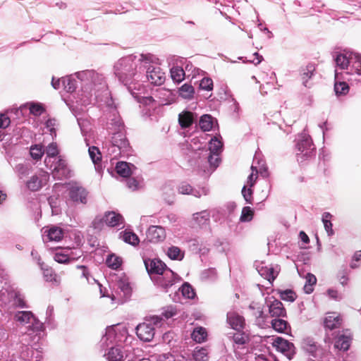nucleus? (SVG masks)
I'll use <instances>...</instances> for the list:
<instances>
[{
    "mask_svg": "<svg viewBox=\"0 0 361 361\" xmlns=\"http://www.w3.org/2000/svg\"><path fill=\"white\" fill-rule=\"evenodd\" d=\"M119 340L117 338L116 329L114 326L107 327L105 335L102 338V346L109 347L110 344L116 343Z\"/></svg>",
    "mask_w": 361,
    "mask_h": 361,
    "instance_id": "obj_30",
    "label": "nucleus"
},
{
    "mask_svg": "<svg viewBox=\"0 0 361 361\" xmlns=\"http://www.w3.org/2000/svg\"><path fill=\"white\" fill-rule=\"evenodd\" d=\"M227 322L232 329L237 331L242 329L245 325V319L243 317L235 312H228Z\"/></svg>",
    "mask_w": 361,
    "mask_h": 361,
    "instance_id": "obj_28",
    "label": "nucleus"
},
{
    "mask_svg": "<svg viewBox=\"0 0 361 361\" xmlns=\"http://www.w3.org/2000/svg\"><path fill=\"white\" fill-rule=\"evenodd\" d=\"M302 348L310 355L313 357L317 356V352L318 350L319 346L317 343L311 338H305L302 340Z\"/></svg>",
    "mask_w": 361,
    "mask_h": 361,
    "instance_id": "obj_34",
    "label": "nucleus"
},
{
    "mask_svg": "<svg viewBox=\"0 0 361 361\" xmlns=\"http://www.w3.org/2000/svg\"><path fill=\"white\" fill-rule=\"evenodd\" d=\"M193 359L195 361H207L208 352L206 348L196 347L192 353Z\"/></svg>",
    "mask_w": 361,
    "mask_h": 361,
    "instance_id": "obj_46",
    "label": "nucleus"
},
{
    "mask_svg": "<svg viewBox=\"0 0 361 361\" xmlns=\"http://www.w3.org/2000/svg\"><path fill=\"white\" fill-rule=\"evenodd\" d=\"M111 145L109 150L114 157H117L118 155L126 157L130 153L131 147L130 143L123 130L114 133L111 137Z\"/></svg>",
    "mask_w": 361,
    "mask_h": 361,
    "instance_id": "obj_7",
    "label": "nucleus"
},
{
    "mask_svg": "<svg viewBox=\"0 0 361 361\" xmlns=\"http://www.w3.org/2000/svg\"><path fill=\"white\" fill-rule=\"evenodd\" d=\"M342 324V318L337 312L327 313L324 319L325 328L330 330L339 328Z\"/></svg>",
    "mask_w": 361,
    "mask_h": 361,
    "instance_id": "obj_25",
    "label": "nucleus"
},
{
    "mask_svg": "<svg viewBox=\"0 0 361 361\" xmlns=\"http://www.w3.org/2000/svg\"><path fill=\"white\" fill-rule=\"evenodd\" d=\"M59 152L58 145L56 142H51L47 147L46 149H44V153L47 154L44 159L46 166H49V164L53 161L52 159L54 160L58 158Z\"/></svg>",
    "mask_w": 361,
    "mask_h": 361,
    "instance_id": "obj_32",
    "label": "nucleus"
},
{
    "mask_svg": "<svg viewBox=\"0 0 361 361\" xmlns=\"http://www.w3.org/2000/svg\"><path fill=\"white\" fill-rule=\"evenodd\" d=\"M348 73H356L361 75V54L353 52L352 61Z\"/></svg>",
    "mask_w": 361,
    "mask_h": 361,
    "instance_id": "obj_38",
    "label": "nucleus"
},
{
    "mask_svg": "<svg viewBox=\"0 0 361 361\" xmlns=\"http://www.w3.org/2000/svg\"><path fill=\"white\" fill-rule=\"evenodd\" d=\"M68 252L69 247H66L60 250H56L54 255V260L60 264L69 263V255L68 254Z\"/></svg>",
    "mask_w": 361,
    "mask_h": 361,
    "instance_id": "obj_42",
    "label": "nucleus"
},
{
    "mask_svg": "<svg viewBox=\"0 0 361 361\" xmlns=\"http://www.w3.org/2000/svg\"><path fill=\"white\" fill-rule=\"evenodd\" d=\"M296 150L297 160L300 163L315 155V147L309 135L303 133L298 136Z\"/></svg>",
    "mask_w": 361,
    "mask_h": 361,
    "instance_id": "obj_5",
    "label": "nucleus"
},
{
    "mask_svg": "<svg viewBox=\"0 0 361 361\" xmlns=\"http://www.w3.org/2000/svg\"><path fill=\"white\" fill-rule=\"evenodd\" d=\"M254 212L250 207H245L243 208L240 221L243 222L250 221L253 218Z\"/></svg>",
    "mask_w": 361,
    "mask_h": 361,
    "instance_id": "obj_58",
    "label": "nucleus"
},
{
    "mask_svg": "<svg viewBox=\"0 0 361 361\" xmlns=\"http://www.w3.org/2000/svg\"><path fill=\"white\" fill-rule=\"evenodd\" d=\"M167 255L173 260H181L184 257V252L178 247L171 246L167 250Z\"/></svg>",
    "mask_w": 361,
    "mask_h": 361,
    "instance_id": "obj_48",
    "label": "nucleus"
},
{
    "mask_svg": "<svg viewBox=\"0 0 361 361\" xmlns=\"http://www.w3.org/2000/svg\"><path fill=\"white\" fill-rule=\"evenodd\" d=\"M199 126L203 131H209L213 127V118L209 114L201 116Z\"/></svg>",
    "mask_w": 361,
    "mask_h": 361,
    "instance_id": "obj_43",
    "label": "nucleus"
},
{
    "mask_svg": "<svg viewBox=\"0 0 361 361\" xmlns=\"http://www.w3.org/2000/svg\"><path fill=\"white\" fill-rule=\"evenodd\" d=\"M152 281L158 287L168 292L170 288L180 281V278L170 269L167 268L162 274L153 277Z\"/></svg>",
    "mask_w": 361,
    "mask_h": 361,
    "instance_id": "obj_8",
    "label": "nucleus"
},
{
    "mask_svg": "<svg viewBox=\"0 0 361 361\" xmlns=\"http://www.w3.org/2000/svg\"><path fill=\"white\" fill-rule=\"evenodd\" d=\"M47 233V236L50 241H60L63 237V230L56 226H51L48 227L44 231Z\"/></svg>",
    "mask_w": 361,
    "mask_h": 361,
    "instance_id": "obj_33",
    "label": "nucleus"
},
{
    "mask_svg": "<svg viewBox=\"0 0 361 361\" xmlns=\"http://www.w3.org/2000/svg\"><path fill=\"white\" fill-rule=\"evenodd\" d=\"M87 195L86 189L78 185H72L69 189L70 198L75 202L86 204Z\"/></svg>",
    "mask_w": 361,
    "mask_h": 361,
    "instance_id": "obj_21",
    "label": "nucleus"
},
{
    "mask_svg": "<svg viewBox=\"0 0 361 361\" xmlns=\"http://www.w3.org/2000/svg\"><path fill=\"white\" fill-rule=\"evenodd\" d=\"M157 361H180V360L176 358L173 354L163 353L157 356Z\"/></svg>",
    "mask_w": 361,
    "mask_h": 361,
    "instance_id": "obj_64",
    "label": "nucleus"
},
{
    "mask_svg": "<svg viewBox=\"0 0 361 361\" xmlns=\"http://www.w3.org/2000/svg\"><path fill=\"white\" fill-rule=\"evenodd\" d=\"M147 240L153 243L162 242L166 234L165 228L161 226H150L146 233Z\"/></svg>",
    "mask_w": 361,
    "mask_h": 361,
    "instance_id": "obj_19",
    "label": "nucleus"
},
{
    "mask_svg": "<svg viewBox=\"0 0 361 361\" xmlns=\"http://www.w3.org/2000/svg\"><path fill=\"white\" fill-rule=\"evenodd\" d=\"M135 169L136 167L134 165L126 161L118 162L116 166L117 173L123 178H128L133 174Z\"/></svg>",
    "mask_w": 361,
    "mask_h": 361,
    "instance_id": "obj_29",
    "label": "nucleus"
},
{
    "mask_svg": "<svg viewBox=\"0 0 361 361\" xmlns=\"http://www.w3.org/2000/svg\"><path fill=\"white\" fill-rule=\"evenodd\" d=\"M265 303L269 308V312L272 317H285L286 310L281 301L274 297H268L265 299Z\"/></svg>",
    "mask_w": 361,
    "mask_h": 361,
    "instance_id": "obj_15",
    "label": "nucleus"
},
{
    "mask_svg": "<svg viewBox=\"0 0 361 361\" xmlns=\"http://www.w3.org/2000/svg\"><path fill=\"white\" fill-rule=\"evenodd\" d=\"M352 342V336L348 331L338 332L335 338L334 347L340 350L347 351Z\"/></svg>",
    "mask_w": 361,
    "mask_h": 361,
    "instance_id": "obj_20",
    "label": "nucleus"
},
{
    "mask_svg": "<svg viewBox=\"0 0 361 361\" xmlns=\"http://www.w3.org/2000/svg\"><path fill=\"white\" fill-rule=\"evenodd\" d=\"M280 298L283 300L293 302L296 298V295L291 290H286L280 292Z\"/></svg>",
    "mask_w": 361,
    "mask_h": 361,
    "instance_id": "obj_62",
    "label": "nucleus"
},
{
    "mask_svg": "<svg viewBox=\"0 0 361 361\" xmlns=\"http://www.w3.org/2000/svg\"><path fill=\"white\" fill-rule=\"evenodd\" d=\"M157 59L152 54L130 55L119 59L114 66L116 75L124 85H128L133 80L139 78L141 63H154Z\"/></svg>",
    "mask_w": 361,
    "mask_h": 361,
    "instance_id": "obj_1",
    "label": "nucleus"
},
{
    "mask_svg": "<svg viewBox=\"0 0 361 361\" xmlns=\"http://www.w3.org/2000/svg\"><path fill=\"white\" fill-rule=\"evenodd\" d=\"M75 75L81 82L82 91V104L86 105L97 101L98 92L106 90V85L103 75L94 70H85L75 73Z\"/></svg>",
    "mask_w": 361,
    "mask_h": 361,
    "instance_id": "obj_2",
    "label": "nucleus"
},
{
    "mask_svg": "<svg viewBox=\"0 0 361 361\" xmlns=\"http://www.w3.org/2000/svg\"><path fill=\"white\" fill-rule=\"evenodd\" d=\"M195 90L193 87L189 84L183 85L179 89V94L184 99H190L194 94Z\"/></svg>",
    "mask_w": 361,
    "mask_h": 361,
    "instance_id": "obj_51",
    "label": "nucleus"
},
{
    "mask_svg": "<svg viewBox=\"0 0 361 361\" xmlns=\"http://www.w3.org/2000/svg\"><path fill=\"white\" fill-rule=\"evenodd\" d=\"M162 324L163 319L158 316L146 318L144 322L136 327L137 337L145 342L151 341L155 335L156 329L161 327Z\"/></svg>",
    "mask_w": 361,
    "mask_h": 361,
    "instance_id": "obj_4",
    "label": "nucleus"
},
{
    "mask_svg": "<svg viewBox=\"0 0 361 361\" xmlns=\"http://www.w3.org/2000/svg\"><path fill=\"white\" fill-rule=\"evenodd\" d=\"M58 125L57 121L55 118H49L45 123L46 128L49 130L53 139L56 136V130Z\"/></svg>",
    "mask_w": 361,
    "mask_h": 361,
    "instance_id": "obj_59",
    "label": "nucleus"
},
{
    "mask_svg": "<svg viewBox=\"0 0 361 361\" xmlns=\"http://www.w3.org/2000/svg\"><path fill=\"white\" fill-rule=\"evenodd\" d=\"M185 71L179 66H174L171 69V76L173 81L180 82L184 79Z\"/></svg>",
    "mask_w": 361,
    "mask_h": 361,
    "instance_id": "obj_50",
    "label": "nucleus"
},
{
    "mask_svg": "<svg viewBox=\"0 0 361 361\" xmlns=\"http://www.w3.org/2000/svg\"><path fill=\"white\" fill-rule=\"evenodd\" d=\"M249 309L251 311L252 315L255 317L257 325H264L268 315L264 312L262 305L253 302L249 305Z\"/></svg>",
    "mask_w": 361,
    "mask_h": 361,
    "instance_id": "obj_24",
    "label": "nucleus"
},
{
    "mask_svg": "<svg viewBox=\"0 0 361 361\" xmlns=\"http://www.w3.org/2000/svg\"><path fill=\"white\" fill-rule=\"evenodd\" d=\"M49 178L48 173L40 171L30 178L27 182V187L32 191H37L47 183Z\"/></svg>",
    "mask_w": 361,
    "mask_h": 361,
    "instance_id": "obj_16",
    "label": "nucleus"
},
{
    "mask_svg": "<svg viewBox=\"0 0 361 361\" xmlns=\"http://www.w3.org/2000/svg\"><path fill=\"white\" fill-rule=\"evenodd\" d=\"M353 52V51L345 50L343 52L335 53L334 55V59L336 63L335 70H346L348 72L350 62L352 61Z\"/></svg>",
    "mask_w": 361,
    "mask_h": 361,
    "instance_id": "obj_14",
    "label": "nucleus"
},
{
    "mask_svg": "<svg viewBox=\"0 0 361 361\" xmlns=\"http://www.w3.org/2000/svg\"><path fill=\"white\" fill-rule=\"evenodd\" d=\"M105 356L109 361H123V352L118 345L111 346Z\"/></svg>",
    "mask_w": 361,
    "mask_h": 361,
    "instance_id": "obj_39",
    "label": "nucleus"
},
{
    "mask_svg": "<svg viewBox=\"0 0 361 361\" xmlns=\"http://www.w3.org/2000/svg\"><path fill=\"white\" fill-rule=\"evenodd\" d=\"M104 222L107 226L111 227H114L122 224L123 223V217L116 214L114 212H106L104 216L100 219H95L94 221V225L95 228H98V224L99 223Z\"/></svg>",
    "mask_w": 361,
    "mask_h": 361,
    "instance_id": "obj_18",
    "label": "nucleus"
},
{
    "mask_svg": "<svg viewBox=\"0 0 361 361\" xmlns=\"http://www.w3.org/2000/svg\"><path fill=\"white\" fill-rule=\"evenodd\" d=\"M76 78L78 79L75 73L61 78L62 85L67 92H73L75 90L78 86Z\"/></svg>",
    "mask_w": 361,
    "mask_h": 361,
    "instance_id": "obj_35",
    "label": "nucleus"
},
{
    "mask_svg": "<svg viewBox=\"0 0 361 361\" xmlns=\"http://www.w3.org/2000/svg\"><path fill=\"white\" fill-rule=\"evenodd\" d=\"M10 298L13 300V305L18 307H25L24 297L19 292L12 291L9 293Z\"/></svg>",
    "mask_w": 361,
    "mask_h": 361,
    "instance_id": "obj_52",
    "label": "nucleus"
},
{
    "mask_svg": "<svg viewBox=\"0 0 361 361\" xmlns=\"http://www.w3.org/2000/svg\"><path fill=\"white\" fill-rule=\"evenodd\" d=\"M26 106H28L30 114L34 116H40L44 111L43 106L39 104L31 103Z\"/></svg>",
    "mask_w": 361,
    "mask_h": 361,
    "instance_id": "obj_61",
    "label": "nucleus"
},
{
    "mask_svg": "<svg viewBox=\"0 0 361 361\" xmlns=\"http://www.w3.org/2000/svg\"><path fill=\"white\" fill-rule=\"evenodd\" d=\"M189 146L201 162L208 163L214 169L219 166V156L222 151L223 144L216 137L210 140L208 149L202 147V144L199 143V140L197 138L192 139Z\"/></svg>",
    "mask_w": 361,
    "mask_h": 361,
    "instance_id": "obj_3",
    "label": "nucleus"
},
{
    "mask_svg": "<svg viewBox=\"0 0 361 361\" xmlns=\"http://www.w3.org/2000/svg\"><path fill=\"white\" fill-rule=\"evenodd\" d=\"M14 319L23 325L30 324L27 327V331L25 332L31 335L33 333L37 335L44 330V324L37 319L30 311H19L16 313Z\"/></svg>",
    "mask_w": 361,
    "mask_h": 361,
    "instance_id": "obj_6",
    "label": "nucleus"
},
{
    "mask_svg": "<svg viewBox=\"0 0 361 361\" xmlns=\"http://www.w3.org/2000/svg\"><path fill=\"white\" fill-rule=\"evenodd\" d=\"M106 128L111 134L123 130V123L120 116L115 111L109 116L106 121Z\"/></svg>",
    "mask_w": 361,
    "mask_h": 361,
    "instance_id": "obj_22",
    "label": "nucleus"
},
{
    "mask_svg": "<svg viewBox=\"0 0 361 361\" xmlns=\"http://www.w3.org/2000/svg\"><path fill=\"white\" fill-rule=\"evenodd\" d=\"M207 336V331L203 327L195 328L191 334L192 339L197 343L204 341Z\"/></svg>",
    "mask_w": 361,
    "mask_h": 361,
    "instance_id": "obj_45",
    "label": "nucleus"
},
{
    "mask_svg": "<svg viewBox=\"0 0 361 361\" xmlns=\"http://www.w3.org/2000/svg\"><path fill=\"white\" fill-rule=\"evenodd\" d=\"M232 341L233 350L237 357H240L241 355L246 353L247 350L245 345L249 341V338L247 334L238 331V332L234 334L232 336Z\"/></svg>",
    "mask_w": 361,
    "mask_h": 361,
    "instance_id": "obj_13",
    "label": "nucleus"
},
{
    "mask_svg": "<svg viewBox=\"0 0 361 361\" xmlns=\"http://www.w3.org/2000/svg\"><path fill=\"white\" fill-rule=\"evenodd\" d=\"M47 167L51 170L54 176L59 178H66L70 173L66 161L61 156L51 161L49 166Z\"/></svg>",
    "mask_w": 361,
    "mask_h": 361,
    "instance_id": "obj_12",
    "label": "nucleus"
},
{
    "mask_svg": "<svg viewBox=\"0 0 361 361\" xmlns=\"http://www.w3.org/2000/svg\"><path fill=\"white\" fill-rule=\"evenodd\" d=\"M88 152L90 157L94 164H97L98 161L101 160L100 152L97 147H89Z\"/></svg>",
    "mask_w": 361,
    "mask_h": 361,
    "instance_id": "obj_63",
    "label": "nucleus"
},
{
    "mask_svg": "<svg viewBox=\"0 0 361 361\" xmlns=\"http://www.w3.org/2000/svg\"><path fill=\"white\" fill-rule=\"evenodd\" d=\"M274 329L279 332H283L288 327V322L281 319H274L271 321Z\"/></svg>",
    "mask_w": 361,
    "mask_h": 361,
    "instance_id": "obj_57",
    "label": "nucleus"
},
{
    "mask_svg": "<svg viewBox=\"0 0 361 361\" xmlns=\"http://www.w3.org/2000/svg\"><path fill=\"white\" fill-rule=\"evenodd\" d=\"M210 215L208 211L204 210L192 215V221L197 226H206L209 222Z\"/></svg>",
    "mask_w": 361,
    "mask_h": 361,
    "instance_id": "obj_37",
    "label": "nucleus"
},
{
    "mask_svg": "<svg viewBox=\"0 0 361 361\" xmlns=\"http://www.w3.org/2000/svg\"><path fill=\"white\" fill-rule=\"evenodd\" d=\"M106 263L109 267L113 269H117L121 267L122 259L121 257L112 254L108 257Z\"/></svg>",
    "mask_w": 361,
    "mask_h": 361,
    "instance_id": "obj_54",
    "label": "nucleus"
},
{
    "mask_svg": "<svg viewBox=\"0 0 361 361\" xmlns=\"http://www.w3.org/2000/svg\"><path fill=\"white\" fill-rule=\"evenodd\" d=\"M314 71V68L313 66H307L305 69L302 71V83L303 85L307 87V81L310 78H312L313 75V72Z\"/></svg>",
    "mask_w": 361,
    "mask_h": 361,
    "instance_id": "obj_60",
    "label": "nucleus"
},
{
    "mask_svg": "<svg viewBox=\"0 0 361 361\" xmlns=\"http://www.w3.org/2000/svg\"><path fill=\"white\" fill-rule=\"evenodd\" d=\"M181 291L182 295L184 298L188 299H192L195 296V293L192 287L188 283H184L182 286L179 288Z\"/></svg>",
    "mask_w": 361,
    "mask_h": 361,
    "instance_id": "obj_53",
    "label": "nucleus"
},
{
    "mask_svg": "<svg viewBox=\"0 0 361 361\" xmlns=\"http://www.w3.org/2000/svg\"><path fill=\"white\" fill-rule=\"evenodd\" d=\"M116 286L117 287V290L120 291L119 294L121 297L126 298L130 296L132 288L127 277H118L116 281Z\"/></svg>",
    "mask_w": 361,
    "mask_h": 361,
    "instance_id": "obj_26",
    "label": "nucleus"
},
{
    "mask_svg": "<svg viewBox=\"0 0 361 361\" xmlns=\"http://www.w3.org/2000/svg\"><path fill=\"white\" fill-rule=\"evenodd\" d=\"M30 155L33 159L39 160L44 154V149L41 145H35L30 147Z\"/></svg>",
    "mask_w": 361,
    "mask_h": 361,
    "instance_id": "obj_55",
    "label": "nucleus"
},
{
    "mask_svg": "<svg viewBox=\"0 0 361 361\" xmlns=\"http://www.w3.org/2000/svg\"><path fill=\"white\" fill-rule=\"evenodd\" d=\"M273 345L279 351L285 354L289 360H290L295 353L294 345L281 337L275 338Z\"/></svg>",
    "mask_w": 361,
    "mask_h": 361,
    "instance_id": "obj_17",
    "label": "nucleus"
},
{
    "mask_svg": "<svg viewBox=\"0 0 361 361\" xmlns=\"http://www.w3.org/2000/svg\"><path fill=\"white\" fill-rule=\"evenodd\" d=\"M193 114L189 111H183L178 116V122L181 128H185L191 126L193 123Z\"/></svg>",
    "mask_w": 361,
    "mask_h": 361,
    "instance_id": "obj_41",
    "label": "nucleus"
},
{
    "mask_svg": "<svg viewBox=\"0 0 361 361\" xmlns=\"http://www.w3.org/2000/svg\"><path fill=\"white\" fill-rule=\"evenodd\" d=\"M259 274L267 279L269 282L273 281L279 274V268L277 265L275 267H262L260 269H259Z\"/></svg>",
    "mask_w": 361,
    "mask_h": 361,
    "instance_id": "obj_31",
    "label": "nucleus"
},
{
    "mask_svg": "<svg viewBox=\"0 0 361 361\" xmlns=\"http://www.w3.org/2000/svg\"><path fill=\"white\" fill-rule=\"evenodd\" d=\"M252 172V173L248 176L247 183V185L251 188L252 187L255 181L257 178V173H260L262 175L266 176H267V168L262 165V166H259V170L258 171L256 166L252 165L251 167Z\"/></svg>",
    "mask_w": 361,
    "mask_h": 361,
    "instance_id": "obj_40",
    "label": "nucleus"
},
{
    "mask_svg": "<svg viewBox=\"0 0 361 361\" xmlns=\"http://www.w3.org/2000/svg\"><path fill=\"white\" fill-rule=\"evenodd\" d=\"M39 264L42 270L44 280L48 282H51L56 286H59L61 283L60 276H59L51 268L45 266L44 263L39 262Z\"/></svg>",
    "mask_w": 361,
    "mask_h": 361,
    "instance_id": "obj_27",
    "label": "nucleus"
},
{
    "mask_svg": "<svg viewBox=\"0 0 361 361\" xmlns=\"http://www.w3.org/2000/svg\"><path fill=\"white\" fill-rule=\"evenodd\" d=\"M32 338L33 336L27 332H23L22 335L20 336V343L25 345L20 353V356L25 361H38L39 360L38 353L36 352L37 355L35 357V352L32 348L27 346L30 345L32 341Z\"/></svg>",
    "mask_w": 361,
    "mask_h": 361,
    "instance_id": "obj_9",
    "label": "nucleus"
},
{
    "mask_svg": "<svg viewBox=\"0 0 361 361\" xmlns=\"http://www.w3.org/2000/svg\"><path fill=\"white\" fill-rule=\"evenodd\" d=\"M305 279L304 290L306 293L310 294L313 291V286L317 283V278L314 274L308 273L305 276Z\"/></svg>",
    "mask_w": 361,
    "mask_h": 361,
    "instance_id": "obj_49",
    "label": "nucleus"
},
{
    "mask_svg": "<svg viewBox=\"0 0 361 361\" xmlns=\"http://www.w3.org/2000/svg\"><path fill=\"white\" fill-rule=\"evenodd\" d=\"M178 190L180 194L192 195L198 198L202 195H207L209 193V189L205 187L199 189H193L191 185L187 183H182L178 186Z\"/></svg>",
    "mask_w": 361,
    "mask_h": 361,
    "instance_id": "obj_23",
    "label": "nucleus"
},
{
    "mask_svg": "<svg viewBox=\"0 0 361 361\" xmlns=\"http://www.w3.org/2000/svg\"><path fill=\"white\" fill-rule=\"evenodd\" d=\"M126 185L132 191L140 189L142 187V180L135 178H128L126 179Z\"/></svg>",
    "mask_w": 361,
    "mask_h": 361,
    "instance_id": "obj_56",
    "label": "nucleus"
},
{
    "mask_svg": "<svg viewBox=\"0 0 361 361\" xmlns=\"http://www.w3.org/2000/svg\"><path fill=\"white\" fill-rule=\"evenodd\" d=\"M332 215L329 212H324L322 214V222L324 224V228L329 236H331L334 234V231L332 229V223L331 222V218Z\"/></svg>",
    "mask_w": 361,
    "mask_h": 361,
    "instance_id": "obj_47",
    "label": "nucleus"
},
{
    "mask_svg": "<svg viewBox=\"0 0 361 361\" xmlns=\"http://www.w3.org/2000/svg\"><path fill=\"white\" fill-rule=\"evenodd\" d=\"M143 262L152 280L153 277L162 274L168 268L162 261L157 258H143Z\"/></svg>",
    "mask_w": 361,
    "mask_h": 361,
    "instance_id": "obj_11",
    "label": "nucleus"
},
{
    "mask_svg": "<svg viewBox=\"0 0 361 361\" xmlns=\"http://www.w3.org/2000/svg\"><path fill=\"white\" fill-rule=\"evenodd\" d=\"M149 63H143V66L147 69L146 71V77L151 83L160 85L165 80V73L161 71V69L157 66H154Z\"/></svg>",
    "mask_w": 361,
    "mask_h": 361,
    "instance_id": "obj_10",
    "label": "nucleus"
},
{
    "mask_svg": "<svg viewBox=\"0 0 361 361\" xmlns=\"http://www.w3.org/2000/svg\"><path fill=\"white\" fill-rule=\"evenodd\" d=\"M122 240L128 244L132 245H136L139 243L140 240L137 235L130 231H123L121 233Z\"/></svg>",
    "mask_w": 361,
    "mask_h": 361,
    "instance_id": "obj_44",
    "label": "nucleus"
},
{
    "mask_svg": "<svg viewBox=\"0 0 361 361\" xmlns=\"http://www.w3.org/2000/svg\"><path fill=\"white\" fill-rule=\"evenodd\" d=\"M338 75V71L335 70L334 91L338 96L345 95L349 91V86L345 82L339 80Z\"/></svg>",
    "mask_w": 361,
    "mask_h": 361,
    "instance_id": "obj_36",
    "label": "nucleus"
}]
</instances>
